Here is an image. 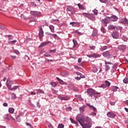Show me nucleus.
Here are the masks:
<instances>
[{
    "label": "nucleus",
    "instance_id": "obj_26",
    "mask_svg": "<svg viewBox=\"0 0 128 128\" xmlns=\"http://www.w3.org/2000/svg\"><path fill=\"white\" fill-rule=\"evenodd\" d=\"M50 30L52 32H54V26L52 25H50Z\"/></svg>",
    "mask_w": 128,
    "mask_h": 128
},
{
    "label": "nucleus",
    "instance_id": "obj_35",
    "mask_svg": "<svg viewBox=\"0 0 128 128\" xmlns=\"http://www.w3.org/2000/svg\"><path fill=\"white\" fill-rule=\"evenodd\" d=\"M48 36H53L54 38H58V35H56V34H48Z\"/></svg>",
    "mask_w": 128,
    "mask_h": 128
},
{
    "label": "nucleus",
    "instance_id": "obj_3",
    "mask_svg": "<svg viewBox=\"0 0 128 128\" xmlns=\"http://www.w3.org/2000/svg\"><path fill=\"white\" fill-rule=\"evenodd\" d=\"M87 94H88L89 96H92L94 94H100V93L96 92L94 90L90 88L87 90Z\"/></svg>",
    "mask_w": 128,
    "mask_h": 128
},
{
    "label": "nucleus",
    "instance_id": "obj_48",
    "mask_svg": "<svg viewBox=\"0 0 128 128\" xmlns=\"http://www.w3.org/2000/svg\"><path fill=\"white\" fill-rule=\"evenodd\" d=\"M16 120L17 122H20L21 120H20V118L18 117V116H17V118H16Z\"/></svg>",
    "mask_w": 128,
    "mask_h": 128
},
{
    "label": "nucleus",
    "instance_id": "obj_28",
    "mask_svg": "<svg viewBox=\"0 0 128 128\" xmlns=\"http://www.w3.org/2000/svg\"><path fill=\"white\" fill-rule=\"evenodd\" d=\"M78 6L80 10H86V8H84L82 5L80 4H78Z\"/></svg>",
    "mask_w": 128,
    "mask_h": 128
},
{
    "label": "nucleus",
    "instance_id": "obj_31",
    "mask_svg": "<svg viewBox=\"0 0 128 128\" xmlns=\"http://www.w3.org/2000/svg\"><path fill=\"white\" fill-rule=\"evenodd\" d=\"M70 74L68 72H62V76H69Z\"/></svg>",
    "mask_w": 128,
    "mask_h": 128
},
{
    "label": "nucleus",
    "instance_id": "obj_54",
    "mask_svg": "<svg viewBox=\"0 0 128 128\" xmlns=\"http://www.w3.org/2000/svg\"><path fill=\"white\" fill-rule=\"evenodd\" d=\"M98 34V33L96 32H93L92 36H96Z\"/></svg>",
    "mask_w": 128,
    "mask_h": 128
},
{
    "label": "nucleus",
    "instance_id": "obj_63",
    "mask_svg": "<svg viewBox=\"0 0 128 128\" xmlns=\"http://www.w3.org/2000/svg\"><path fill=\"white\" fill-rule=\"evenodd\" d=\"M44 56H50V54H44Z\"/></svg>",
    "mask_w": 128,
    "mask_h": 128
},
{
    "label": "nucleus",
    "instance_id": "obj_64",
    "mask_svg": "<svg viewBox=\"0 0 128 128\" xmlns=\"http://www.w3.org/2000/svg\"><path fill=\"white\" fill-rule=\"evenodd\" d=\"M82 62V59H81V58H79L78 59V62Z\"/></svg>",
    "mask_w": 128,
    "mask_h": 128
},
{
    "label": "nucleus",
    "instance_id": "obj_38",
    "mask_svg": "<svg viewBox=\"0 0 128 128\" xmlns=\"http://www.w3.org/2000/svg\"><path fill=\"white\" fill-rule=\"evenodd\" d=\"M123 82L124 84H128V78H126L124 80Z\"/></svg>",
    "mask_w": 128,
    "mask_h": 128
},
{
    "label": "nucleus",
    "instance_id": "obj_62",
    "mask_svg": "<svg viewBox=\"0 0 128 128\" xmlns=\"http://www.w3.org/2000/svg\"><path fill=\"white\" fill-rule=\"evenodd\" d=\"M3 106H8V103L6 102L4 103Z\"/></svg>",
    "mask_w": 128,
    "mask_h": 128
},
{
    "label": "nucleus",
    "instance_id": "obj_12",
    "mask_svg": "<svg viewBox=\"0 0 128 128\" xmlns=\"http://www.w3.org/2000/svg\"><path fill=\"white\" fill-rule=\"evenodd\" d=\"M102 22L105 26H106L108 24V19L105 18L104 19L102 20Z\"/></svg>",
    "mask_w": 128,
    "mask_h": 128
},
{
    "label": "nucleus",
    "instance_id": "obj_30",
    "mask_svg": "<svg viewBox=\"0 0 128 128\" xmlns=\"http://www.w3.org/2000/svg\"><path fill=\"white\" fill-rule=\"evenodd\" d=\"M8 112L10 114H14V108H10L8 110Z\"/></svg>",
    "mask_w": 128,
    "mask_h": 128
},
{
    "label": "nucleus",
    "instance_id": "obj_10",
    "mask_svg": "<svg viewBox=\"0 0 128 128\" xmlns=\"http://www.w3.org/2000/svg\"><path fill=\"white\" fill-rule=\"evenodd\" d=\"M79 124L82 126L83 128H90V125L88 124H82V122L80 121Z\"/></svg>",
    "mask_w": 128,
    "mask_h": 128
},
{
    "label": "nucleus",
    "instance_id": "obj_7",
    "mask_svg": "<svg viewBox=\"0 0 128 128\" xmlns=\"http://www.w3.org/2000/svg\"><path fill=\"white\" fill-rule=\"evenodd\" d=\"M108 18L112 22H116L118 20V16L114 15L110 17H108Z\"/></svg>",
    "mask_w": 128,
    "mask_h": 128
},
{
    "label": "nucleus",
    "instance_id": "obj_39",
    "mask_svg": "<svg viewBox=\"0 0 128 128\" xmlns=\"http://www.w3.org/2000/svg\"><path fill=\"white\" fill-rule=\"evenodd\" d=\"M44 94V92L42 90H39L37 92V94Z\"/></svg>",
    "mask_w": 128,
    "mask_h": 128
},
{
    "label": "nucleus",
    "instance_id": "obj_16",
    "mask_svg": "<svg viewBox=\"0 0 128 128\" xmlns=\"http://www.w3.org/2000/svg\"><path fill=\"white\" fill-rule=\"evenodd\" d=\"M50 42L48 41L47 42H44L43 43H42L40 46L39 48H44V46H46L48 44H50Z\"/></svg>",
    "mask_w": 128,
    "mask_h": 128
},
{
    "label": "nucleus",
    "instance_id": "obj_56",
    "mask_svg": "<svg viewBox=\"0 0 128 128\" xmlns=\"http://www.w3.org/2000/svg\"><path fill=\"white\" fill-rule=\"evenodd\" d=\"M53 94H58V91L54 90H52Z\"/></svg>",
    "mask_w": 128,
    "mask_h": 128
},
{
    "label": "nucleus",
    "instance_id": "obj_61",
    "mask_svg": "<svg viewBox=\"0 0 128 128\" xmlns=\"http://www.w3.org/2000/svg\"><path fill=\"white\" fill-rule=\"evenodd\" d=\"M30 94H32V96H34V94H36V92H30Z\"/></svg>",
    "mask_w": 128,
    "mask_h": 128
},
{
    "label": "nucleus",
    "instance_id": "obj_19",
    "mask_svg": "<svg viewBox=\"0 0 128 128\" xmlns=\"http://www.w3.org/2000/svg\"><path fill=\"white\" fill-rule=\"evenodd\" d=\"M116 29V27L112 25V24H110L108 26V30H114Z\"/></svg>",
    "mask_w": 128,
    "mask_h": 128
},
{
    "label": "nucleus",
    "instance_id": "obj_20",
    "mask_svg": "<svg viewBox=\"0 0 128 128\" xmlns=\"http://www.w3.org/2000/svg\"><path fill=\"white\" fill-rule=\"evenodd\" d=\"M87 106H89L90 108V110H94V112H96V108H95L94 106H90V104H87Z\"/></svg>",
    "mask_w": 128,
    "mask_h": 128
},
{
    "label": "nucleus",
    "instance_id": "obj_36",
    "mask_svg": "<svg viewBox=\"0 0 128 128\" xmlns=\"http://www.w3.org/2000/svg\"><path fill=\"white\" fill-rule=\"evenodd\" d=\"M16 42V40H14L13 41H10L8 42L9 44H14Z\"/></svg>",
    "mask_w": 128,
    "mask_h": 128
},
{
    "label": "nucleus",
    "instance_id": "obj_41",
    "mask_svg": "<svg viewBox=\"0 0 128 128\" xmlns=\"http://www.w3.org/2000/svg\"><path fill=\"white\" fill-rule=\"evenodd\" d=\"M101 31L102 32L103 34H106V28H101Z\"/></svg>",
    "mask_w": 128,
    "mask_h": 128
},
{
    "label": "nucleus",
    "instance_id": "obj_9",
    "mask_svg": "<svg viewBox=\"0 0 128 128\" xmlns=\"http://www.w3.org/2000/svg\"><path fill=\"white\" fill-rule=\"evenodd\" d=\"M44 36V30H42V28L40 27L39 30V38H42Z\"/></svg>",
    "mask_w": 128,
    "mask_h": 128
},
{
    "label": "nucleus",
    "instance_id": "obj_58",
    "mask_svg": "<svg viewBox=\"0 0 128 128\" xmlns=\"http://www.w3.org/2000/svg\"><path fill=\"white\" fill-rule=\"evenodd\" d=\"M75 80H80V77H75Z\"/></svg>",
    "mask_w": 128,
    "mask_h": 128
},
{
    "label": "nucleus",
    "instance_id": "obj_55",
    "mask_svg": "<svg viewBox=\"0 0 128 128\" xmlns=\"http://www.w3.org/2000/svg\"><path fill=\"white\" fill-rule=\"evenodd\" d=\"M75 74H77V76H82V73H80V72H76Z\"/></svg>",
    "mask_w": 128,
    "mask_h": 128
},
{
    "label": "nucleus",
    "instance_id": "obj_42",
    "mask_svg": "<svg viewBox=\"0 0 128 128\" xmlns=\"http://www.w3.org/2000/svg\"><path fill=\"white\" fill-rule=\"evenodd\" d=\"M14 52L15 54H20L18 50H14Z\"/></svg>",
    "mask_w": 128,
    "mask_h": 128
},
{
    "label": "nucleus",
    "instance_id": "obj_4",
    "mask_svg": "<svg viewBox=\"0 0 128 128\" xmlns=\"http://www.w3.org/2000/svg\"><path fill=\"white\" fill-rule=\"evenodd\" d=\"M105 70L106 72H108L110 70V67L108 64H114L110 62L105 61Z\"/></svg>",
    "mask_w": 128,
    "mask_h": 128
},
{
    "label": "nucleus",
    "instance_id": "obj_14",
    "mask_svg": "<svg viewBox=\"0 0 128 128\" xmlns=\"http://www.w3.org/2000/svg\"><path fill=\"white\" fill-rule=\"evenodd\" d=\"M58 98H59L60 100H70V98L68 96H66L64 97L58 96Z\"/></svg>",
    "mask_w": 128,
    "mask_h": 128
},
{
    "label": "nucleus",
    "instance_id": "obj_5",
    "mask_svg": "<svg viewBox=\"0 0 128 128\" xmlns=\"http://www.w3.org/2000/svg\"><path fill=\"white\" fill-rule=\"evenodd\" d=\"M12 84H14V81L10 79L7 80L6 85L8 88H12Z\"/></svg>",
    "mask_w": 128,
    "mask_h": 128
},
{
    "label": "nucleus",
    "instance_id": "obj_2",
    "mask_svg": "<svg viewBox=\"0 0 128 128\" xmlns=\"http://www.w3.org/2000/svg\"><path fill=\"white\" fill-rule=\"evenodd\" d=\"M102 56L104 58H108V60H112H112L116 58V57L112 56V54H110L108 51H106L102 53Z\"/></svg>",
    "mask_w": 128,
    "mask_h": 128
},
{
    "label": "nucleus",
    "instance_id": "obj_46",
    "mask_svg": "<svg viewBox=\"0 0 128 128\" xmlns=\"http://www.w3.org/2000/svg\"><path fill=\"white\" fill-rule=\"evenodd\" d=\"M94 14L96 15L98 14V10L94 9V10H92Z\"/></svg>",
    "mask_w": 128,
    "mask_h": 128
},
{
    "label": "nucleus",
    "instance_id": "obj_29",
    "mask_svg": "<svg viewBox=\"0 0 128 128\" xmlns=\"http://www.w3.org/2000/svg\"><path fill=\"white\" fill-rule=\"evenodd\" d=\"M118 89V87L116 86H112V92H116Z\"/></svg>",
    "mask_w": 128,
    "mask_h": 128
},
{
    "label": "nucleus",
    "instance_id": "obj_27",
    "mask_svg": "<svg viewBox=\"0 0 128 128\" xmlns=\"http://www.w3.org/2000/svg\"><path fill=\"white\" fill-rule=\"evenodd\" d=\"M82 14L84 16H86V18H88L90 16V14L86 13V12H84V13H82Z\"/></svg>",
    "mask_w": 128,
    "mask_h": 128
},
{
    "label": "nucleus",
    "instance_id": "obj_51",
    "mask_svg": "<svg viewBox=\"0 0 128 128\" xmlns=\"http://www.w3.org/2000/svg\"><path fill=\"white\" fill-rule=\"evenodd\" d=\"M100 2H103V3H104V4L108 2V0H100Z\"/></svg>",
    "mask_w": 128,
    "mask_h": 128
},
{
    "label": "nucleus",
    "instance_id": "obj_23",
    "mask_svg": "<svg viewBox=\"0 0 128 128\" xmlns=\"http://www.w3.org/2000/svg\"><path fill=\"white\" fill-rule=\"evenodd\" d=\"M70 24H71L72 26H78V23L76 22H70Z\"/></svg>",
    "mask_w": 128,
    "mask_h": 128
},
{
    "label": "nucleus",
    "instance_id": "obj_34",
    "mask_svg": "<svg viewBox=\"0 0 128 128\" xmlns=\"http://www.w3.org/2000/svg\"><path fill=\"white\" fill-rule=\"evenodd\" d=\"M12 100H16V96L14 93L12 94Z\"/></svg>",
    "mask_w": 128,
    "mask_h": 128
},
{
    "label": "nucleus",
    "instance_id": "obj_13",
    "mask_svg": "<svg viewBox=\"0 0 128 128\" xmlns=\"http://www.w3.org/2000/svg\"><path fill=\"white\" fill-rule=\"evenodd\" d=\"M107 116H108V118H116V115L114 114L112 112H108L107 114Z\"/></svg>",
    "mask_w": 128,
    "mask_h": 128
},
{
    "label": "nucleus",
    "instance_id": "obj_50",
    "mask_svg": "<svg viewBox=\"0 0 128 128\" xmlns=\"http://www.w3.org/2000/svg\"><path fill=\"white\" fill-rule=\"evenodd\" d=\"M90 50H95L96 46H90Z\"/></svg>",
    "mask_w": 128,
    "mask_h": 128
},
{
    "label": "nucleus",
    "instance_id": "obj_59",
    "mask_svg": "<svg viewBox=\"0 0 128 128\" xmlns=\"http://www.w3.org/2000/svg\"><path fill=\"white\" fill-rule=\"evenodd\" d=\"M110 104L111 106H114V104H116V102H110Z\"/></svg>",
    "mask_w": 128,
    "mask_h": 128
},
{
    "label": "nucleus",
    "instance_id": "obj_45",
    "mask_svg": "<svg viewBox=\"0 0 128 128\" xmlns=\"http://www.w3.org/2000/svg\"><path fill=\"white\" fill-rule=\"evenodd\" d=\"M64 124H60L58 126V128H64Z\"/></svg>",
    "mask_w": 128,
    "mask_h": 128
},
{
    "label": "nucleus",
    "instance_id": "obj_53",
    "mask_svg": "<svg viewBox=\"0 0 128 128\" xmlns=\"http://www.w3.org/2000/svg\"><path fill=\"white\" fill-rule=\"evenodd\" d=\"M106 87H107L106 85V84H103L101 85V86H100V88H106Z\"/></svg>",
    "mask_w": 128,
    "mask_h": 128
},
{
    "label": "nucleus",
    "instance_id": "obj_22",
    "mask_svg": "<svg viewBox=\"0 0 128 128\" xmlns=\"http://www.w3.org/2000/svg\"><path fill=\"white\" fill-rule=\"evenodd\" d=\"M56 80H58L59 84H66V82H64L62 80H60V78H58V77L56 78Z\"/></svg>",
    "mask_w": 128,
    "mask_h": 128
},
{
    "label": "nucleus",
    "instance_id": "obj_32",
    "mask_svg": "<svg viewBox=\"0 0 128 128\" xmlns=\"http://www.w3.org/2000/svg\"><path fill=\"white\" fill-rule=\"evenodd\" d=\"M50 84H51V86H52L56 88V86H58V83H56V82H51Z\"/></svg>",
    "mask_w": 128,
    "mask_h": 128
},
{
    "label": "nucleus",
    "instance_id": "obj_25",
    "mask_svg": "<svg viewBox=\"0 0 128 128\" xmlns=\"http://www.w3.org/2000/svg\"><path fill=\"white\" fill-rule=\"evenodd\" d=\"M108 49V46H102L100 48V50L101 52H104V50H106Z\"/></svg>",
    "mask_w": 128,
    "mask_h": 128
},
{
    "label": "nucleus",
    "instance_id": "obj_37",
    "mask_svg": "<svg viewBox=\"0 0 128 128\" xmlns=\"http://www.w3.org/2000/svg\"><path fill=\"white\" fill-rule=\"evenodd\" d=\"M70 120L72 122V124H75L76 126H78V122H76L72 118H70Z\"/></svg>",
    "mask_w": 128,
    "mask_h": 128
},
{
    "label": "nucleus",
    "instance_id": "obj_44",
    "mask_svg": "<svg viewBox=\"0 0 128 128\" xmlns=\"http://www.w3.org/2000/svg\"><path fill=\"white\" fill-rule=\"evenodd\" d=\"M56 52V50H50V54H54V52Z\"/></svg>",
    "mask_w": 128,
    "mask_h": 128
},
{
    "label": "nucleus",
    "instance_id": "obj_8",
    "mask_svg": "<svg viewBox=\"0 0 128 128\" xmlns=\"http://www.w3.org/2000/svg\"><path fill=\"white\" fill-rule=\"evenodd\" d=\"M30 14L34 16H38L40 14V12L38 11H31Z\"/></svg>",
    "mask_w": 128,
    "mask_h": 128
},
{
    "label": "nucleus",
    "instance_id": "obj_24",
    "mask_svg": "<svg viewBox=\"0 0 128 128\" xmlns=\"http://www.w3.org/2000/svg\"><path fill=\"white\" fill-rule=\"evenodd\" d=\"M86 106H82V107H80V112H82V114H84V109L86 108Z\"/></svg>",
    "mask_w": 128,
    "mask_h": 128
},
{
    "label": "nucleus",
    "instance_id": "obj_60",
    "mask_svg": "<svg viewBox=\"0 0 128 128\" xmlns=\"http://www.w3.org/2000/svg\"><path fill=\"white\" fill-rule=\"evenodd\" d=\"M96 112H92L90 116H96Z\"/></svg>",
    "mask_w": 128,
    "mask_h": 128
},
{
    "label": "nucleus",
    "instance_id": "obj_15",
    "mask_svg": "<svg viewBox=\"0 0 128 128\" xmlns=\"http://www.w3.org/2000/svg\"><path fill=\"white\" fill-rule=\"evenodd\" d=\"M67 10L68 12H70L72 14H74V8L72 6H68Z\"/></svg>",
    "mask_w": 128,
    "mask_h": 128
},
{
    "label": "nucleus",
    "instance_id": "obj_40",
    "mask_svg": "<svg viewBox=\"0 0 128 128\" xmlns=\"http://www.w3.org/2000/svg\"><path fill=\"white\" fill-rule=\"evenodd\" d=\"M122 22H124L125 24H128V20L126 18H122Z\"/></svg>",
    "mask_w": 128,
    "mask_h": 128
},
{
    "label": "nucleus",
    "instance_id": "obj_49",
    "mask_svg": "<svg viewBox=\"0 0 128 128\" xmlns=\"http://www.w3.org/2000/svg\"><path fill=\"white\" fill-rule=\"evenodd\" d=\"M74 68L76 70H82V68L80 67H78L77 66H74Z\"/></svg>",
    "mask_w": 128,
    "mask_h": 128
},
{
    "label": "nucleus",
    "instance_id": "obj_21",
    "mask_svg": "<svg viewBox=\"0 0 128 128\" xmlns=\"http://www.w3.org/2000/svg\"><path fill=\"white\" fill-rule=\"evenodd\" d=\"M18 88H20L19 86H14V87L12 88V87H10V88H8V90H18Z\"/></svg>",
    "mask_w": 128,
    "mask_h": 128
},
{
    "label": "nucleus",
    "instance_id": "obj_18",
    "mask_svg": "<svg viewBox=\"0 0 128 128\" xmlns=\"http://www.w3.org/2000/svg\"><path fill=\"white\" fill-rule=\"evenodd\" d=\"M88 18H89V20H96V16H94V14H90Z\"/></svg>",
    "mask_w": 128,
    "mask_h": 128
},
{
    "label": "nucleus",
    "instance_id": "obj_57",
    "mask_svg": "<svg viewBox=\"0 0 128 128\" xmlns=\"http://www.w3.org/2000/svg\"><path fill=\"white\" fill-rule=\"evenodd\" d=\"M26 126H30V128H33L32 126V124H30V123H26Z\"/></svg>",
    "mask_w": 128,
    "mask_h": 128
},
{
    "label": "nucleus",
    "instance_id": "obj_43",
    "mask_svg": "<svg viewBox=\"0 0 128 128\" xmlns=\"http://www.w3.org/2000/svg\"><path fill=\"white\" fill-rule=\"evenodd\" d=\"M73 42L74 44V46H76L78 44V42H76V41L74 40H73Z\"/></svg>",
    "mask_w": 128,
    "mask_h": 128
},
{
    "label": "nucleus",
    "instance_id": "obj_6",
    "mask_svg": "<svg viewBox=\"0 0 128 128\" xmlns=\"http://www.w3.org/2000/svg\"><path fill=\"white\" fill-rule=\"evenodd\" d=\"M112 37L115 40H118L120 38V34L118 32H114L112 34Z\"/></svg>",
    "mask_w": 128,
    "mask_h": 128
},
{
    "label": "nucleus",
    "instance_id": "obj_17",
    "mask_svg": "<svg viewBox=\"0 0 128 128\" xmlns=\"http://www.w3.org/2000/svg\"><path fill=\"white\" fill-rule=\"evenodd\" d=\"M126 48V46L120 45L118 46V49L120 50H124Z\"/></svg>",
    "mask_w": 128,
    "mask_h": 128
},
{
    "label": "nucleus",
    "instance_id": "obj_52",
    "mask_svg": "<svg viewBox=\"0 0 128 128\" xmlns=\"http://www.w3.org/2000/svg\"><path fill=\"white\" fill-rule=\"evenodd\" d=\"M24 116V113L20 112L18 116L19 118H20V116Z\"/></svg>",
    "mask_w": 128,
    "mask_h": 128
},
{
    "label": "nucleus",
    "instance_id": "obj_1",
    "mask_svg": "<svg viewBox=\"0 0 128 128\" xmlns=\"http://www.w3.org/2000/svg\"><path fill=\"white\" fill-rule=\"evenodd\" d=\"M76 120L78 122H92V118H90L88 116H86L84 118V116H80V115H78L76 117Z\"/></svg>",
    "mask_w": 128,
    "mask_h": 128
},
{
    "label": "nucleus",
    "instance_id": "obj_47",
    "mask_svg": "<svg viewBox=\"0 0 128 128\" xmlns=\"http://www.w3.org/2000/svg\"><path fill=\"white\" fill-rule=\"evenodd\" d=\"M8 40H12V38H13L12 36V35L8 36Z\"/></svg>",
    "mask_w": 128,
    "mask_h": 128
},
{
    "label": "nucleus",
    "instance_id": "obj_33",
    "mask_svg": "<svg viewBox=\"0 0 128 128\" xmlns=\"http://www.w3.org/2000/svg\"><path fill=\"white\" fill-rule=\"evenodd\" d=\"M105 84H106V86H107V88H109L110 86V82H108V80L105 81Z\"/></svg>",
    "mask_w": 128,
    "mask_h": 128
},
{
    "label": "nucleus",
    "instance_id": "obj_11",
    "mask_svg": "<svg viewBox=\"0 0 128 128\" xmlns=\"http://www.w3.org/2000/svg\"><path fill=\"white\" fill-rule=\"evenodd\" d=\"M87 56H88V58H100V55L98 54H93L92 55L87 54Z\"/></svg>",
    "mask_w": 128,
    "mask_h": 128
}]
</instances>
